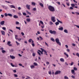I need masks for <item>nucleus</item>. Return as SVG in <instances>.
Listing matches in <instances>:
<instances>
[{
    "label": "nucleus",
    "mask_w": 79,
    "mask_h": 79,
    "mask_svg": "<svg viewBox=\"0 0 79 79\" xmlns=\"http://www.w3.org/2000/svg\"><path fill=\"white\" fill-rule=\"evenodd\" d=\"M14 75L15 77H18V75H17V74H14Z\"/></svg>",
    "instance_id": "a18cd8bd"
},
{
    "label": "nucleus",
    "mask_w": 79,
    "mask_h": 79,
    "mask_svg": "<svg viewBox=\"0 0 79 79\" xmlns=\"http://www.w3.org/2000/svg\"><path fill=\"white\" fill-rule=\"evenodd\" d=\"M10 58H11L12 60H13V59H15V57L13 56L10 55Z\"/></svg>",
    "instance_id": "1a4fd4ad"
},
{
    "label": "nucleus",
    "mask_w": 79,
    "mask_h": 79,
    "mask_svg": "<svg viewBox=\"0 0 79 79\" xmlns=\"http://www.w3.org/2000/svg\"><path fill=\"white\" fill-rule=\"evenodd\" d=\"M57 44H58L59 45H60V46H61V44L60 42V40H59V39L58 38H56L55 40Z\"/></svg>",
    "instance_id": "f03ea898"
},
{
    "label": "nucleus",
    "mask_w": 79,
    "mask_h": 79,
    "mask_svg": "<svg viewBox=\"0 0 79 79\" xmlns=\"http://www.w3.org/2000/svg\"><path fill=\"white\" fill-rule=\"evenodd\" d=\"M60 61H61L62 62H64V59L63 58H60Z\"/></svg>",
    "instance_id": "a211bd4d"
},
{
    "label": "nucleus",
    "mask_w": 79,
    "mask_h": 79,
    "mask_svg": "<svg viewBox=\"0 0 79 79\" xmlns=\"http://www.w3.org/2000/svg\"><path fill=\"white\" fill-rule=\"evenodd\" d=\"M61 74V71L60 70L56 71L55 73V75H56L57 74Z\"/></svg>",
    "instance_id": "20e7f679"
},
{
    "label": "nucleus",
    "mask_w": 79,
    "mask_h": 79,
    "mask_svg": "<svg viewBox=\"0 0 79 79\" xmlns=\"http://www.w3.org/2000/svg\"><path fill=\"white\" fill-rule=\"evenodd\" d=\"M67 52H69L70 50H69V49H67Z\"/></svg>",
    "instance_id": "bf43d9fd"
},
{
    "label": "nucleus",
    "mask_w": 79,
    "mask_h": 79,
    "mask_svg": "<svg viewBox=\"0 0 79 79\" xmlns=\"http://www.w3.org/2000/svg\"><path fill=\"white\" fill-rule=\"evenodd\" d=\"M75 71L74 70H71V72L72 74H73V75H75L76 74V73H75Z\"/></svg>",
    "instance_id": "9d476101"
},
{
    "label": "nucleus",
    "mask_w": 79,
    "mask_h": 79,
    "mask_svg": "<svg viewBox=\"0 0 79 79\" xmlns=\"http://www.w3.org/2000/svg\"><path fill=\"white\" fill-rule=\"evenodd\" d=\"M11 44V42L10 41H8L7 44L9 46V47H11V46H12V44Z\"/></svg>",
    "instance_id": "423d86ee"
},
{
    "label": "nucleus",
    "mask_w": 79,
    "mask_h": 79,
    "mask_svg": "<svg viewBox=\"0 0 79 79\" xmlns=\"http://www.w3.org/2000/svg\"><path fill=\"white\" fill-rule=\"evenodd\" d=\"M5 2H6V3H10V2L9 1H5Z\"/></svg>",
    "instance_id": "4d7b16f0"
},
{
    "label": "nucleus",
    "mask_w": 79,
    "mask_h": 79,
    "mask_svg": "<svg viewBox=\"0 0 79 79\" xmlns=\"http://www.w3.org/2000/svg\"><path fill=\"white\" fill-rule=\"evenodd\" d=\"M55 17H51V20L53 22V23H55Z\"/></svg>",
    "instance_id": "39448f33"
},
{
    "label": "nucleus",
    "mask_w": 79,
    "mask_h": 79,
    "mask_svg": "<svg viewBox=\"0 0 79 79\" xmlns=\"http://www.w3.org/2000/svg\"><path fill=\"white\" fill-rule=\"evenodd\" d=\"M26 6L27 9H28V10H30V7L31 6L30 5H28V4H27Z\"/></svg>",
    "instance_id": "6e6552de"
},
{
    "label": "nucleus",
    "mask_w": 79,
    "mask_h": 79,
    "mask_svg": "<svg viewBox=\"0 0 79 79\" xmlns=\"http://www.w3.org/2000/svg\"><path fill=\"white\" fill-rule=\"evenodd\" d=\"M49 32L50 33H51V34H56V31H52V30H50Z\"/></svg>",
    "instance_id": "7ed1b4c3"
},
{
    "label": "nucleus",
    "mask_w": 79,
    "mask_h": 79,
    "mask_svg": "<svg viewBox=\"0 0 79 79\" xmlns=\"http://www.w3.org/2000/svg\"><path fill=\"white\" fill-rule=\"evenodd\" d=\"M32 5H33L34 6H35V2H31Z\"/></svg>",
    "instance_id": "bb28decb"
},
{
    "label": "nucleus",
    "mask_w": 79,
    "mask_h": 79,
    "mask_svg": "<svg viewBox=\"0 0 79 79\" xmlns=\"http://www.w3.org/2000/svg\"><path fill=\"white\" fill-rule=\"evenodd\" d=\"M75 13H76L77 15H79V13L76 12H75Z\"/></svg>",
    "instance_id": "680f3d73"
},
{
    "label": "nucleus",
    "mask_w": 79,
    "mask_h": 79,
    "mask_svg": "<svg viewBox=\"0 0 79 79\" xmlns=\"http://www.w3.org/2000/svg\"><path fill=\"white\" fill-rule=\"evenodd\" d=\"M39 5L42 7H44V5H43V4H42V3H40Z\"/></svg>",
    "instance_id": "4be33fe9"
},
{
    "label": "nucleus",
    "mask_w": 79,
    "mask_h": 79,
    "mask_svg": "<svg viewBox=\"0 0 79 79\" xmlns=\"http://www.w3.org/2000/svg\"><path fill=\"white\" fill-rule=\"evenodd\" d=\"M16 29H19V30H21V28L20 27H16Z\"/></svg>",
    "instance_id": "c756f323"
},
{
    "label": "nucleus",
    "mask_w": 79,
    "mask_h": 79,
    "mask_svg": "<svg viewBox=\"0 0 79 79\" xmlns=\"http://www.w3.org/2000/svg\"><path fill=\"white\" fill-rule=\"evenodd\" d=\"M10 65L12 67H15V65L13 64L12 63H10Z\"/></svg>",
    "instance_id": "58836bf2"
},
{
    "label": "nucleus",
    "mask_w": 79,
    "mask_h": 79,
    "mask_svg": "<svg viewBox=\"0 0 79 79\" xmlns=\"http://www.w3.org/2000/svg\"><path fill=\"white\" fill-rule=\"evenodd\" d=\"M31 69H32V68H34V65H31Z\"/></svg>",
    "instance_id": "f704fd0d"
},
{
    "label": "nucleus",
    "mask_w": 79,
    "mask_h": 79,
    "mask_svg": "<svg viewBox=\"0 0 79 79\" xmlns=\"http://www.w3.org/2000/svg\"><path fill=\"white\" fill-rule=\"evenodd\" d=\"M76 55H77V56H78L79 58V53H77L76 54Z\"/></svg>",
    "instance_id": "49530a36"
},
{
    "label": "nucleus",
    "mask_w": 79,
    "mask_h": 79,
    "mask_svg": "<svg viewBox=\"0 0 79 79\" xmlns=\"http://www.w3.org/2000/svg\"><path fill=\"white\" fill-rule=\"evenodd\" d=\"M43 52H44V53H44V55H48V54H47V51H46V50L44 49L43 50Z\"/></svg>",
    "instance_id": "f8f14e48"
},
{
    "label": "nucleus",
    "mask_w": 79,
    "mask_h": 79,
    "mask_svg": "<svg viewBox=\"0 0 79 79\" xmlns=\"http://www.w3.org/2000/svg\"><path fill=\"white\" fill-rule=\"evenodd\" d=\"M73 69L75 70V71H77V69L75 67L73 68Z\"/></svg>",
    "instance_id": "473e14b6"
},
{
    "label": "nucleus",
    "mask_w": 79,
    "mask_h": 79,
    "mask_svg": "<svg viewBox=\"0 0 79 79\" xmlns=\"http://www.w3.org/2000/svg\"><path fill=\"white\" fill-rule=\"evenodd\" d=\"M23 14L24 15V16H26V13H23Z\"/></svg>",
    "instance_id": "c03bdc74"
},
{
    "label": "nucleus",
    "mask_w": 79,
    "mask_h": 79,
    "mask_svg": "<svg viewBox=\"0 0 79 79\" xmlns=\"http://www.w3.org/2000/svg\"><path fill=\"white\" fill-rule=\"evenodd\" d=\"M32 56H35V53H32Z\"/></svg>",
    "instance_id": "c9c22d12"
},
{
    "label": "nucleus",
    "mask_w": 79,
    "mask_h": 79,
    "mask_svg": "<svg viewBox=\"0 0 79 79\" xmlns=\"http://www.w3.org/2000/svg\"><path fill=\"white\" fill-rule=\"evenodd\" d=\"M10 52H14V49H11L10 51Z\"/></svg>",
    "instance_id": "ea45409f"
},
{
    "label": "nucleus",
    "mask_w": 79,
    "mask_h": 79,
    "mask_svg": "<svg viewBox=\"0 0 79 79\" xmlns=\"http://www.w3.org/2000/svg\"><path fill=\"white\" fill-rule=\"evenodd\" d=\"M55 24L56 26H58V24H59V23L57 21L55 23Z\"/></svg>",
    "instance_id": "cd10ccee"
},
{
    "label": "nucleus",
    "mask_w": 79,
    "mask_h": 79,
    "mask_svg": "<svg viewBox=\"0 0 79 79\" xmlns=\"http://www.w3.org/2000/svg\"><path fill=\"white\" fill-rule=\"evenodd\" d=\"M10 7L11 8H15V9H16V7H15V6L13 5H11Z\"/></svg>",
    "instance_id": "4468645a"
},
{
    "label": "nucleus",
    "mask_w": 79,
    "mask_h": 79,
    "mask_svg": "<svg viewBox=\"0 0 79 79\" xmlns=\"http://www.w3.org/2000/svg\"><path fill=\"white\" fill-rule=\"evenodd\" d=\"M2 29L3 30H6V28L5 27H2Z\"/></svg>",
    "instance_id": "de8ad7c7"
},
{
    "label": "nucleus",
    "mask_w": 79,
    "mask_h": 79,
    "mask_svg": "<svg viewBox=\"0 0 79 79\" xmlns=\"http://www.w3.org/2000/svg\"><path fill=\"white\" fill-rule=\"evenodd\" d=\"M37 53H38V55H40V56L41 55V54H40V53L39 52H37Z\"/></svg>",
    "instance_id": "8fccbe9b"
},
{
    "label": "nucleus",
    "mask_w": 79,
    "mask_h": 79,
    "mask_svg": "<svg viewBox=\"0 0 79 79\" xmlns=\"http://www.w3.org/2000/svg\"><path fill=\"white\" fill-rule=\"evenodd\" d=\"M4 15L6 17L7 16H8V14H7V13H5Z\"/></svg>",
    "instance_id": "37998d69"
},
{
    "label": "nucleus",
    "mask_w": 79,
    "mask_h": 79,
    "mask_svg": "<svg viewBox=\"0 0 79 79\" xmlns=\"http://www.w3.org/2000/svg\"><path fill=\"white\" fill-rule=\"evenodd\" d=\"M73 64H74V63L73 62H71V66H72V65H73Z\"/></svg>",
    "instance_id": "13d9d810"
},
{
    "label": "nucleus",
    "mask_w": 79,
    "mask_h": 79,
    "mask_svg": "<svg viewBox=\"0 0 79 79\" xmlns=\"http://www.w3.org/2000/svg\"><path fill=\"white\" fill-rule=\"evenodd\" d=\"M48 74H52V73L51 72V71L48 72Z\"/></svg>",
    "instance_id": "0e129e2a"
},
{
    "label": "nucleus",
    "mask_w": 79,
    "mask_h": 79,
    "mask_svg": "<svg viewBox=\"0 0 79 79\" xmlns=\"http://www.w3.org/2000/svg\"><path fill=\"white\" fill-rule=\"evenodd\" d=\"M33 11H36V8H34L33 9Z\"/></svg>",
    "instance_id": "09e8293b"
},
{
    "label": "nucleus",
    "mask_w": 79,
    "mask_h": 79,
    "mask_svg": "<svg viewBox=\"0 0 79 79\" xmlns=\"http://www.w3.org/2000/svg\"><path fill=\"white\" fill-rule=\"evenodd\" d=\"M51 40L52 41V42H55V40H54V39L53 38H51Z\"/></svg>",
    "instance_id": "412c9836"
},
{
    "label": "nucleus",
    "mask_w": 79,
    "mask_h": 79,
    "mask_svg": "<svg viewBox=\"0 0 79 79\" xmlns=\"http://www.w3.org/2000/svg\"><path fill=\"white\" fill-rule=\"evenodd\" d=\"M31 45L33 47H34L35 46V44L34 43L31 44Z\"/></svg>",
    "instance_id": "603ef678"
},
{
    "label": "nucleus",
    "mask_w": 79,
    "mask_h": 79,
    "mask_svg": "<svg viewBox=\"0 0 79 79\" xmlns=\"http://www.w3.org/2000/svg\"><path fill=\"white\" fill-rule=\"evenodd\" d=\"M15 42L17 44V45H19V43H18L17 41H16Z\"/></svg>",
    "instance_id": "79ce46f5"
},
{
    "label": "nucleus",
    "mask_w": 79,
    "mask_h": 79,
    "mask_svg": "<svg viewBox=\"0 0 79 79\" xmlns=\"http://www.w3.org/2000/svg\"><path fill=\"white\" fill-rule=\"evenodd\" d=\"M65 47H66V48H68V45H66Z\"/></svg>",
    "instance_id": "774afa93"
},
{
    "label": "nucleus",
    "mask_w": 79,
    "mask_h": 79,
    "mask_svg": "<svg viewBox=\"0 0 79 79\" xmlns=\"http://www.w3.org/2000/svg\"><path fill=\"white\" fill-rule=\"evenodd\" d=\"M75 26H76V27L79 29V25H75Z\"/></svg>",
    "instance_id": "338daca9"
},
{
    "label": "nucleus",
    "mask_w": 79,
    "mask_h": 79,
    "mask_svg": "<svg viewBox=\"0 0 79 79\" xmlns=\"http://www.w3.org/2000/svg\"><path fill=\"white\" fill-rule=\"evenodd\" d=\"M26 21L27 22H30V21H31V19H26Z\"/></svg>",
    "instance_id": "aec40b11"
},
{
    "label": "nucleus",
    "mask_w": 79,
    "mask_h": 79,
    "mask_svg": "<svg viewBox=\"0 0 79 79\" xmlns=\"http://www.w3.org/2000/svg\"><path fill=\"white\" fill-rule=\"evenodd\" d=\"M13 18H18V16L17 15H15L13 16Z\"/></svg>",
    "instance_id": "dca6fc26"
},
{
    "label": "nucleus",
    "mask_w": 79,
    "mask_h": 79,
    "mask_svg": "<svg viewBox=\"0 0 79 79\" xmlns=\"http://www.w3.org/2000/svg\"><path fill=\"white\" fill-rule=\"evenodd\" d=\"M70 10H73V7H70Z\"/></svg>",
    "instance_id": "052dcab7"
},
{
    "label": "nucleus",
    "mask_w": 79,
    "mask_h": 79,
    "mask_svg": "<svg viewBox=\"0 0 79 79\" xmlns=\"http://www.w3.org/2000/svg\"><path fill=\"white\" fill-rule=\"evenodd\" d=\"M33 50H34L33 49H31L30 50V51L31 52H34V51Z\"/></svg>",
    "instance_id": "864d4df0"
},
{
    "label": "nucleus",
    "mask_w": 79,
    "mask_h": 79,
    "mask_svg": "<svg viewBox=\"0 0 79 79\" xmlns=\"http://www.w3.org/2000/svg\"><path fill=\"white\" fill-rule=\"evenodd\" d=\"M32 40V39H30L28 40V42H29V43H31V41Z\"/></svg>",
    "instance_id": "b1692460"
},
{
    "label": "nucleus",
    "mask_w": 79,
    "mask_h": 79,
    "mask_svg": "<svg viewBox=\"0 0 79 79\" xmlns=\"http://www.w3.org/2000/svg\"><path fill=\"white\" fill-rule=\"evenodd\" d=\"M64 55H65L66 56H67V58H68V57H69V56L68 55V54H67L66 53L64 52Z\"/></svg>",
    "instance_id": "f3484780"
},
{
    "label": "nucleus",
    "mask_w": 79,
    "mask_h": 79,
    "mask_svg": "<svg viewBox=\"0 0 79 79\" xmlns=\"http://www.w3.org/2000/svg\"><path fill=\"white\" fill-rule=\"evenodd\" d=\"M19 24V22H16V24Z\"/></svg>",
    "instance_id": "6e6d98bb"
},
{
    "label": "nucleus",
    "mask_w": 79,
    "mask_h": 79,
    "mask_svg": "<svg viewBox=\"0 0 79 79\" xmlns=\"http://www.w3.org/2000/svg\"><path fill=\"white\" fill-rule=\"evenodd\" d=\"M59 28V30H63V27H61V26H60Z\"/></svg>",
    "instance_id": "ddd939ff"
},
{
    "label": "nucleus",
    "mask_w": 79,
    "mask_h": 79,
    "mask_svg": "<svg viewBox=\"0 0 79 79\" xmlns=\"http://www.w3.org/2000/svg\"><path fill=\"white\" fill-rule=\"evenodd\" d=\"M46 45H47V47H48V44L46 42H45Z\"/></svg>",
    "instance_id": "3c124183"
},
{
    "label": "nucleus",
    "mask_w": 79,
    "mask_h": 79,
    "mask_svg": "<svg viewBox=\"0 0 79 79\" xmlns=\"http://www.w3.org/2000/svg\"><path fill=\"white\" fill-rule=\"evenodd\" d=\"M5 52H6V51H5V50H2V53H5Z\"/></svg>",
    "instance_id": "72a5a7b5"
},
{
    "label": "nucleus",
    "mask_w": 79,
    "mask_h": 79,
    "mask_svg": "<svg viewBox=\"0 0 79 79\" xmlns=\"http://www.w3.org/2000/svg\"><path fill=\"white\" fill-rule=\"evenodd\" d=\"M48 9L50 11H52V12H53L55 10L54 7L52 6H48Z\"/></svg>",
    "instance_id": "f257e3e1"
},
{
    "label": "nucleus",
    "mask_w": 79,
    "mask_h": 79,
    "mask_svg": "<svg viewBox=\"0 0 79 79\" xmlns=\"http://www.w3.org/2000/svg\"><path fill=\"white\" fill-rule=\"evenodd\" d=\"M64 32H65V33H66V34H68V30H64Z\"/></svg>",
    "instance_id": "a878e982"
},
{
    "label": "nucleus",
    "mask_w": 79,
    "mask_h": 79,
    "mask_svg": "<svg viewBox=\"0 0 79 79\" xmlns=\"http://www.w3.org/2000/svg\"><path fill=\"white\" fill-rule=\"evenodd\" d=\"M40 23L41 24H42V25H44V23L43 22H42V21L40 20Z\"/></svg>",
    "instance_id": "2f4dec72"
},
{
    "label": "nucleus",
    "mask_w": 79,
    "mask_h": 79,
    "mask_svg": "<svg viewBox=\"0 0 79 79\" xmlns=\"http://www.w3.org/2000/svg\"><path fill=\"white\" fill-rule=\"evenodd\" d=\"M49 24H50V25H52V24H53V23H52V22L50 21L49 22Z\"/></svg>",
    "instance_id": "e433bc0d"
},
{
    "label": "nucleus",
    "mask_w": 79,
    "mask_h": 79,
    "mask_svg": "<svg viewBox=\"0 0 79 79\" xmlns=\"http://www.w3.org/2000/svg\"><path fill=\"white\" fill-rule=\"evenodd\" d=\"M27 14H28V15H31V13H30L28 11H26Z\"/></svg>",
    "instance_id": "c85d7f7f"
},
{
    "label": "nucleus",
    "mask_w": 79,
    "mask_h": 79,
    "mask_svg": "<svg viewBox=\"0 0 79 79\" xmlns=\"http://www.w3.org/2000/svg\"><path fill=\"white\" fill-rule=\"evenodd\" d=\"M72 45H73V47H75V46H76V44L74 43L72 44Z\"/></svg>",
    "instance_id": "a19ab883"
},
{
    "label": "nucleus",
    "mask_w": 79,
    "mask_h": 79,
    "mask_svg": "<svg viewBox=\"0 0 79 79\" xmlns=\"http://www.w3.org/2000/svg\"><path fill=\"white\" fill-rule=\"evenodd\" d=\"M14 73H16V70H13Z\"/></svg>",
    "instance_id": "69168bd1"
},
{
    "label": "nucleus",
    "mask_w": 79,
    "mask_h": 79,
    "mask_svg": "<svg viewBox=\"0 0 79 79\" xmlns=\"http://www.w3.org/2000/svg\"><path fill=\"white\" fill-rule=\"evenodd\" d=\"M57 20L58 22H59V23H60V24H63V22H62V21H60V20H58V19H57Z\"/></svg>",
    "instance_id": "6ab92c4d"
},
{
    "label": "nucleus",
    "mask_w": 79,
    "mask_h": 79,
    "mask_svg": "<svg viewBox=\"0 0 79 79\" xmlns=\"http://www.w3.org/2000/svg\"><path fill=\"white\" fill-rule=\"evenodd\" d=\"M71 6H72V7L74 8V6H75V5H74V4H71Z\"/></svg>",
    "instance_id": "393cba45"
},
{
    "label": "nucleus",
    "mask_w": 79,
    "mask_h": 79,
    "mask_svg": "<svg viewBox=\"0 0 79 79\" xmlns=\"http://www.w3.org/2000/svg\"><path fill=\"white\" fill-rule=\"evenodd\" d=\"M1 33L2 35H5V31H1Z\"/></svg>",
    "instance_id": "2eb2a0df"
},
{
    "label": "nucleus",
    "mask_w": 79,
    "mask_h": 79,
    "mask_svg": "<svg viewBox=\"0 0 79 79\" xmlns=\"http://www.w3.org/2000/svg\"><path fill=\"white\" fill-rule=\"evenodd\" d=\"M8 15L9 16H10V17H12L13 16V15H12V14H8Z\"/></svg>",
    "instance_id": "5701e85b"
},
{
    "label": "nucleus",
    "mask_w": 79,
    "mask_h": 79,
    "mask_svg": "<svg viewBox=\"0 0 79 79\" xmlns=\"http://www.w3.org/2000/svg\"><path fill=\"white\" fill-rule=\"evenodd\" d=\"M2 7H3V8H5V9H6V10H7V8H8V7L4 5H2Z\"/></svg>",
    "instance_id": "0eeeda50"
},
{
    "label": "nucleus",
    "mask_w": 79,
    "mask_h": 79,
    "mask_svg": "<svg viewBox=\"0 0 79 79\" xmlns=\"http://www.w3.org/2000/svg\"><path fill=\"white\" fill-rule=\"evenodd\" d=\"M4 24H5V21H4L1 22L0 24H1V25H2V26Z\"/></svg>",
    "instance_id": "9b49d317"
},
{
    "label": "nucleus",
    "mask_w": 79,
    "mask_h": 79,
    "mask_svg": "<svg viewBox=\"0 0 79 79\" xmlns=\"http://www.w3.org/2000/svg\"><path fill=\"white\" fill-rule=\"evenodd\" d=\"M66 5H67V6H69V3H66Z\"/></svg>",
    "instance_id": "e2e57ef3"
},
{
    "label": "nucleus",
    "mask_w": 79,
    "mask_h": 79,
    "mask_svg": "<svg viewBox=\"0 0 79 79\" xmlns=\"http://www.w3.org/2000/svg\"><path fill=\"white\" fill-rule=\"evenodd\" d=\"M64 79H69V78H68V77L66 76H65V77H64Z\"/></svg>",
    "instance_id": "4c0bfd02"
},
{
    "label": "nucleus",
    "mask_w": 79,
    "mask_h": 79,
    "mask_svg": "<svg viewBox=\"0 0 79 79\" xmlns=\"http://www.w3.org/2000/svg\"><path fill=\"white\" fill-rule=\"evenodd\" d=\"M71 77H72V78H73V79H75V77L73 75H72L71 76Z\"/></svg>",
    "instance_id": "5fc2aeb1"
},
{
    "label": "nucleus",
    "mask_w": 79,
    "mask_h": 79,
    "mask_svg": "<svg viewBox=\"0 0 79 79\" xmlns=\"http://www.w3.org/2000/svg\"><path fill=\"white\" fill-rule=\"evenodd\" d=\"M33 64H34V65H35V66H37L38 65V64H37V63L35 62H34L33 63Z\"/></svg>",
    "instance_id": "7c9ffc66"
}]
</instances>
